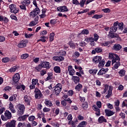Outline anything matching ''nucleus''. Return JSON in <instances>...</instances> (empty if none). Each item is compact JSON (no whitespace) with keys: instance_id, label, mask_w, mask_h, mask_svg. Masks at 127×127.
Segmentation results:
<instances>
[{"instance_id":"obj_1","label":"nucleus","mask_w":127,"mask_h":127,"mask_svg":"<svg viewBox=\"0 0 127 127\" xmlns=\"http://www.w3.org/2000/svg\"><path fill=\"white\" fill-rule=\"evenodd\" d=\"M92 62L93 63H95V64H98V63H99L98 67H99V68H103L105 64H106L105 60H102V57L100 56L94 57L92 60Z\"/></svg>"},{"instance_id":"obj_2","label":"nucleus","mask_w":127,"mask_h":127,"mask_svg":"<svg viewBox=\"0 0 127 127\" xmlns=\"http://www.w3.org/2000/svg\"><path fill=\"white\" fill-rule=\"evenodd\" d=\"M18 116H22L25 111V106L23 104H19L16 105V107Z\"/></svg>"},{"instance_id":"obj_3","label":"nucleus","mask_w":127,"mask_h":127,"mask_svg":"<svg viewBox=\"0 0 127 127\" xmlns=\"http://www.w3.org/2000/svg\"><path fill=\"white\" fill-rule=\"evenodd\" d=\"M109 59H112V65H114L116 61H120L121 60V59L118 56V55L113 53H109Z\"/></svg>"},{"instance_id":"obj_4","label":"nucleus","mask_w":127,"mask_h":127,"mask_svg":"<svg viewBox=\"0 0 127 127\" xmlns=\"http://www.w3.org/2000/svg\"><path fill=\"white\" fill-rule=\"evenodd\" d=\"M1 118L2 121H7L11 119V113L8 110H6L4 112V115H1Z\"/></svg>"},{"instance_id":"obj_5","label":"nucleus","mask_w":127,"mask_h":127,"mask_svg":"<svg viewBox=\"0 0 127 127\" xmlns=\"http://www.w3.org/2000/svg\"><path fill=\"white\" fill-rule=\"evenodd\" d=\"M35 94V98L36 100H40L42 97H43V94L40 90L38 89V88H36L34 91Z\"/></svg>"},{"instance_id":"obj_6","label":"nucleus","mask_w":127,"mask_h":127,"mask_svg":"<svg viewBox=\"0 0 127 127\" xmlns=\"http://www.w3.org/2000/svg\"><path fill=\"white\" fill-rule=\"evenodd\" d=\"M62 84L60 83L55 85L54 91L57 96H58L60 94V92L62 91Z\"/></svg>"},{"instance_id":"obj_7","label":"nucleus","mask_w":127,"mask_h":127,"mask_svg":"<svg viewBox=\"0 0 127 127\" xmlns=\"http://www.w3.org/2000/svg\"><path fill=\"white\" fill-rule=\"evenodd\" d=\"M9 8L10 9V11L12 13H17L19 10L18 8L16 7V5L15 4H11L9 5Z\"/></svg>"},{"instance_id":"obj_8","label":"nucleus","mask_w":127,"mask_h":127,"mask_svg":"<svg viewBox=\"0 0 127 127\" xmlns=\"http://www.w3.org/2000/svg\"><path fill=\"white\" fill-rule=\"evenodd\" d=\"M39 12H40V9L39 8L37 7L35 8L33 11L30 13V17L33 18L34 17H35Z\"/></svg>"},{"instance_id":"obj_9","label":"nucleus","mask_w":127,"mask_h":127,"mask_svg":"<svg viewBox=\"0 0 127 127\" xmlns=\"http://www.w3.org/2000/svg\"><path fill=\"white\" fill-rule=\"evenodd\" d=\"M23 101L27 105V106H30V102H31V97L28 96V95H25L24 96Z\"/></svg>"},{"instance_id":"obj_10","label":"nucleus","mask_w":127,"mask_h":127,"mask_svg":"<svg viewBox=\"0 0 127 127\" xmlns=\"http://www.w3.org/2000/svg\"><path fill=\"white\" fill-rule=\"evenodd\" d=\"M92 109L95 112V115L97 116V117H100V116H101V110L98 107H97V105H93Z\"/></svg>"},{"instance_id":"obj_11","label":"nucleus","mask_w":127,"mask_h":127,"mask_svg":"<svg viewBox=\"0 0 127 127\" xmlns=\"http://www.w3.org/2000/svg\"><path fill=\"white\" fill-rule=\"evenodd\" d=\"M104 112L106 117H112V116H114L115 114L114 111L108 109H105Z\"/></svg>"},{"instance_id":"obj_12","label":"nucleus","mask_w":127,"mask_h":127,"mask_svg":"<svg viewBox=\"0 0 127 127\" xmlns=\"http://www.w3.org/2000/svg\"><path fill=\"white\" fill-rule=\"evenodd\" d=\"M118 24H119V21L114 22L113 26L110 28V31L111 32H116L118 30Z\"/></svg>"},{"instance_id":"obj_13","label":"nucleus","mask_w":127,"mask_h":127,"mask_svg":"<svg viewBox=\"0 0 127 127\" xmlns=\"http://www.w3.org/2000/svg\"><path fill=\"white\" fill-rule=\"evenodd\" d=\"M58 11H60V12H65L69 11L68 8L66 6H61L57 8Z\"/></svg>"},{"instance_id":"obj_14","label":"nucleus","mask_w":127,"mask_h":127,"mask_svg":"<svg viewBox=\"0 0 127 127\" xmlns=\"http://www.w3.org/2000/svg\"><path fill=\"white\" fill-rule=\"evenodd\" d=\"M42 68H46V69H50V63L48 62H42L40 63Z\"/></svg>"},{"instance_id":"obj_15","label":"nucleus","mask_w":127,"mask_h":127,"mask_svg":"<svg viewBox=\"0 0 127 127\" xmlns=\"http://www.w3.org/2000/svg\"><path fill=\"white\" fill-rule=\"evenodd\" d=\"M27 43L26 40H22L17 45V47L18 48H24V47H26Z\"/></svg>"},{"instance_id":"obj_16","label":"nucleus","mask_w":127,"mask_h":127,"mask_svg":"<svg viewBox=\"0 0 127 127\" xmlns=\"http://www.w3.org/2000/svg\"><path fill=\"white\" fill-rule=\"evenodd\" d=\"M65 58L62 56H55L53 57V60L57 61L58 62H61L64 61Z\"/></svg>"},{"instance_id":"obj_17","label":"nucleus","mask_w":127,"mask_h":127,"mask_svg":"<svg viewBox=\"0 0 127 127\" xmlns=\"http://www.w3.org/2000/svg\"><path fill=\"white\" fill-rule=\"evenodd\" d=\"M16 124V121L12 120L10 122H8L6 124V127H15V125Z\"/></svg>"},{"instance_id":"obj_18","label":"nucleus","mask_w":127,"mask_h":127,"mask_svg":"<svg viewBox=\"0 0 127 127\" xmlns=\"http://www.w3.org/2000/svg\"><path fill=\"white\" fill-rule=\"evenodd\" d=\"M113 89H114L113 86H109V89L108 90L107 95L106 96V98H107V99H109L111 98V96L113 94Z\"/></svg>"},{"instance_id":"obj_19","label":"nucleus","mask_w":127,"mask_h":127,"mask_svg":"<svg viewBox=\"0 0 127 127\" xmlns=\"http://www.w3.org/2000/svg\"><path fill=\"white\" fill-rule=\"evenodd\" d=\"M67 71L69 72V74L70 76H73L74 74H75L76 71L74 70V69H73V67H72V65H69L67 67Z\"/></svg>"},{"instance_id":"obj_20","label":"nucleus","mask_w":127,"mask_h":127,"mask_svg":"<svg viewBox=\"0 0 127 127\" xmlns=\"http://www.w3.org/2000/svg\"><path fill=\"white\" fill-rule=\"evenodd\" d=\"M20 79V75L18 73H16L13 77V81L14 83H17Z\"/></svg>"},{"instance_id":"obj_21","label":"nucleus","mask_w":127,"mask_h":127,"mask_svg":"<svg viewBox=\"0 0 127 127\" xmlns=\"http://www.w3.org/2000/svg\"><path fill=\"white\" fill-rule=\"evenodd\" d=\"M28 117H29V115L20 116L18 118L17 120L19 121V122H25V121H26V119H27Z\"/></svg>"},{"instance_id":"obj_22","label":"nucleus","mask_w":127,"mask_h":127,"mask_svg":"<svg viewBox=\"0 0 127 127\" xmlns=\"http://www.w3.org/2000/svg\"><path fill=\"white\" fill-rule=\"evenodd\" d=\"M38 23V17L37 16L36 18H35L34 21H32L30 22L29 24V26H34L36 25Z\"/></svg>"},{"instance_id":"obj_23","label":"nucleus","mask_w":127,"mask_h":127,"mask_svg":"<svg viewBox=\"0 0 127 127\" xmlns=\"http://www.w3.org/2000/svg\"><path fill=\"white\" fill-rule=\"evenodd\" d=\"M0 21H2L4 23H7L9 20L7 17L0 14Z\"/></svg>"},{"instance_id":"obj_24","label":"nucleus","mask_w":127,"mask_h":127,"mask_svg":"<svg viewBox=\"0 0 127 127\" xmlns=\"http://www.w3.org/2000/svg\"><path fill=\"white\" fill-rule=\"evenodd\" d=\"M122 46L119 44H115L113 47V49L115 51H120L122 49Z\"/></svg>"},{"instance_id":"obj_25","label":"nucleus","mask_w":127,"mask_h":127,"mask_svg":"<svg viewBox=\"0 0 127 127\" xmlns=\"http://www.w3.org/2000/svg\"><path fill=\"white\" fill-rule=\"evenodd\" d=\"M45 105L47 107H48L49 108H51L52 106H53V104H52V102L50 100H48V99H45Z\"/></svg>"},{"instance_id":"obj_26","label":"nucleus","mask_w":127,"mask_h":127,"mask_svg":"<svg viewBox=\"0 0 127 127\" xmlns=\"http://www.w3.org/2000/svg\"><path fill=\"white\" fill-rule=\"evenodd\" d=\"M98 123L99 124H103V123H107V119L102 116L98 118Z\"/></svg>"},{"instance_id":"obj_27","label":"nucleus","mask_w":127,"mask_h":127,"mask_svg":"<svg viewBox=\"0 0 127 127\" xmlns=\"http://www.w3.org/2000/svg\"><path fill=\"white\" fill-rule=\"evenodd\" d=\"M9 109L12 114H15L16 112L15 109H14V107L13 106V104H12L11 102L9 103Z\"/></svg>"},{"instance_id":"obj_28","label":"nucleus","mask_w":127,"mask_h":127,"mask_svg":"<svg viewBox=\"0 0 127 127\" xmlns=\"http://www.w3.org/2000/svg\"><path fill=\"white\" fill-rule=\"evenodd\" d=\"M108 69H104V68H102L100 69L98 73H97V75H104V74H105L107 73V71H108Z\"/></svg>"},{"instance_id":"obj_29","label":"nucleus","mask_w":127,"mask_h":127,"mask_svg":"<svg viewBox=\"0 0 127 127\" xmlns=\"http://www.w3.org/2000/svg\"><path fill=\"white\" fill-rule=\"evenodd\" d=\"M42 68V65H41V64H39L35 67V72H41Z\"/></svg>"},{"instance_id":"obj_30","label":"nucleus","mask_w":127,"mask_h":127,"mask_svg":"<svg viewBox=\"0 0 127 127\" xmlns=\"http://www.w3.org/2000/svg\"><path fill=\"white\" fill-rule=\"evenodd\" d=\"M72 80L75 84H78V83L80 82V77L76 76H73Z\"/></svg>"},{"instance_id":"obj_31","label":"nucleus","mask_w":127,"mask_h":127,"mask_svg":"<svg viewBox=\"0 0 127 127\" xmlns=\"http://www.w3.org/2000/svg\"><path fill=\"white\" fill-rule=\"evenodd\" d=\"M21 4H24L26 6H28L30 4V1L29 0H23L21 2Z\"/></svg>"},{"instance_id":"obj_32","label":"nucleus","mask_w":127,"mask_h":127,"mask_svg":"<svg viewBox=\"0 0 127 127\" xmlns=\"http://www.w3.org/2000/svg\"><path fill=\"white\" fill-rule=\"evenodd\" d=\"M54 71L55 72V73L60 74V73H61V68H60V66H56L54 68Z\"/></svg>"},{"instance_id":"obj_33","label":"nucleus","mask_w":127,"mask_h":127,"mask_svg":"<svg viewBox=\"0 0 127 127\" xmlns=\"http://www.w3.org/2000/svg\"><path fill=\"white\" fill-rule=\"evenodd\" d=\"M32 84L35 86H36V85H37V86H38V87H39V83H38V79H34L33 78L32 80Z\"/></svg>"},{"instance_id":"obj_34","label":"nucleus","mask_w":127,"mask_h":127,"mask_svg":"<svg viewBox=\"0 0 127 127\" xmlns=\"http://www.w3.org/2000/svg\"><path fill=\"white\" fill-rule=\"evenodd\" d=\"M83 88V85L81 83H79L75 87V89L76 91H80L81 89Z\"/></svg>"},{"instance_id":"obj_35","label":"nucleus","mask_w":127,"mask_h":127,"mask_svg":"<svg viewBox=\"0 0 127 127\" xmlns=\"http://www.w3.org/2000/svg\"><path fill=\"white\" fill-rule=\"evenodd\" d=\"M87 126V122L86 121H82L80 123L77 127H85Z\"/></svg>"},{"instance_id":"obj_36","label":"nucleus","mask_w":127,"mask_h":127,"mask_svg":"<svg viewBox=\"0 0 127 127\" xmlns=\"http://www.w3.org/2000/svg\"><path fill=\"white\" fill-rule=\"evenodd\" d=\"M84 41L87 43L90 42L91 43H92V42H94V41H95L94 40V38L89 37V38H85L84 40Z\"/></svg>"},{"instance_id":"obj_37","label":"nucleus","mask_w":127,"mask_h":127,"mask_svg":"<svg viewBox=\"0 0 127 127\" xmlns=\"http://www.w3.org/2000/svg\"><path fill=\"white\" fill-rule=\"evenodd\" d=\"M20 9L22 10V11H26L27 10V8H26V6L25 5L21 4V5H19Z\"/></svg>"},{"instance_id":"obj_38","label":"nucleus","mask_w":127,"mask_h":127,"mask_svg":"<svg viewBox=\"0 0 127 127\" xmlns=\"http://www.w3.org/2000/svg\"><path fill=\"white\" fill-rule=\"evenodd\" d=\"M115 63H114L115 64L114 67L115 69H118V68H119V67L121 66V63L120 62V61H117Z\"/></svg>"},{"instance_id":"obj_39","label":"nucleus","mask_w":127,"mask_h":127,"mask_svg":"<svg viewBox=\"0 0 127 127\" xmlns=\"http://www.w3.org/2000/svg\"><path fill=\"white\" fill-rule=\"evenodd\" d=\"M108 37H110V38H116V37H117V35H116L115 33H112V32L110 31L108 34Z\"/></svg>"},{"instance_id":"obj_40","label":"nucleus","mask_w":127,"mask_h":127,"mask_svg":"<svg viewBox=\"0 0 127 127\" xmlns=\"http://www.w3.org/2000/svg\"><path fill=\"white\" fill-rule=\"evenodd\" d=\"M109 88L110 86L108 84L105 85L104 90L102 92V94H106V92H107V91H108V90H109Z\"/></svg>"},{"instance_id":"obj_41","label":"nucleus","mask_w":127,"mask_h":127,"mask_svg":"<svg viewBox=\"0 0 127 127\" xmlns=\"http://www.w3.org/2000/svg\"><path fill=\"white\" fill-rule=\"evenodd\" d=\"M16 97H17L16 95H14L9 97V100L10 102H12V101H16Z\"/></svg>"},{"instance_id":"obj_42","label":"nucleus","mask_w":127,"mask_h":127,"mask_svg":"<svg viewBox=\"0 0 127 127\" xmlns=\"http://www.w3.org/2000/svg\"><path fill=\"white\" fill-rule=\"evenodd\" d=\"M29 57V55L28 54H24L21 56V59L25 60L26 58Z\"/></svg>"},{"instance_id":"obj_43","label":"nucleus","mask_w":127,"mask_h":127,"mask_svg":"<svg viewBox=\"0 0 127 127\" xmlns=\"http://www.w3.org/2000/svg\"><path fill=\"white\" fill-rule=\"evenodd\" d=\"M119 74L121 77H124V75H126V70L124 69H121L119 72Z\"/></svg>"},{"instance_id":"obj_44","label":"nucleus","mask_w":127,"mask_h":127,"mask_svg":"<svg viewBox=\"0 0 127 127\" xmlns=\"http://www.w3.org/2000/svg\"><path fill=\"white\" fill-rule=\"evenodd\" d=\"M85 4H86V0H81L80 2H79V5H80L81 7H83Z\"/></svg>"},{"instance_id":"obj_45","label":"nucleus","mask_w":127,"mask_h":127,"mask_svg":"<svg viewBox=\"0 0 127 127\" xmlns=\"http://www.w3.org/2000/svg\"><path fill=\"white\" fill-rule=\"evenodd\" d=\"M55 36V34L54 33H51L50 34V41L52 42L54 40V37Z\"/></svg>"},{"instance_id":"obj_46","label":"nucleus","mask_w":127,"mask_h":127,"mask_svg":"<svg viewBox=\"0 0 127 127\" xmlns=\"http://www.w3.org/2000/svg\"><path fill=\"white\" fill-rule=\"evenodd\" d=\"M103 17V15L95 14L92 16V18H95V19H99Z\"/></svg>"},{"instance_id":"obj_47","label":"nucleus","mask_w":127,"mask_h":127,"mask_svg":"<svg viewBox=\"0 0 127 127\" xmlns=\"http://www.w3.org/2000/svg\"><path fill=\"white\" fill-rule=\"evenodd\" d=\"M90 74H97V72H98V69H90L88 71Z\"/></svg>"},{"instance_id":"obj_48","label":"nucleus","mask_w":127,"mask_h":127,"mask_svg":"<svg viewBox=\"0 0 127 127\" xmlns=\"http://www.w3.org/2000/svg\"><path fill=\"white\" fill-rule=\"evenodd\" d=\"M80 56V53L78 52H75L72 55L73 58H78Z\"/></svg>"},{"instance_id":"obj_49","label":"nucleus","mask_w":127,"mask_h":127,"mask_svg":"<svg viewBox=\"0 0 127 127\" xmlns=\"http://www.w3.org/2000/svg\"><path fill=\"white\" fill-rule=\"evenodd\" d=\"M118 25L119 28L120 30H123V29H124V23L121 22V23H119V22H118Z\"/></svg>"},{"instance_id":"obj_50","label":"nucleus","mask_w":127,"mask_h":127,"mask_svg":"<svg viewBox=\"0 0 127 127\" xmlns=\"http://www.w3.org/2000/svg\"><path fill=\"white\" fill-rule=\"evenodd\" d=\"M111 44V42L107 41V42H105L104 43H102L101 44V46H108V45H110Z\"/></svg>"},{"instance_id":"obj_51","label":"nucleus","mask_w":127,"mask_h":127,"mask_svg":"<svg viewBox=\"0 0 127 127\" xmlns=\"http://www.w3.org/2000/svg\"><path fill=\"white\" fill-rule=\"evenodd\" d=\"M95 51H96V53H101V52H103V49L102 48L97 47L95 48Z\"/></svg>"},{"instance_id":"obj_52","label":"nucleus","mask_w":127,"mask_h":127,"mask_svg":"<svg viewBox=\"0 0 127 127\" xmlns=\"http://www.w3.org/2000/svg\"><path fill=\"white\" fill-rule=\"evenodd\" d=\"M94 38L93 39L94 40V41H95V42H97V41H98V39H99V35H98L97 34H94L93 35Z\"/></svg>"},{"instance_id":"obj_53","label":"nucleus","mask_w":127,"mask_h":127,"mask_svg":"<svg viewBox=\"0 0 127 127\" xmlns=\"http://www.w3.org/2000/svg\"><path fill=\"white\" fill-rule=\"evenodd\" d=\"M38 42L39 41H42V42H46V37L45 36H43L40 38V39L38 40Z\"/></svg>"},{"instance_id":"obj_54","label":"nucleus","mask_w":127,"mask_h":127,"mask_svg":"<svg viewBox=\"0 0 127 127\" xmlns=\"http://www.w3.org/2000/svg\"><path fill=\"white\" fill-rule=\"evenodd\" d=\"M106 105L108 109H109V110H113V109H114V106L111 104V103H107L106 104Z\"/></svg>"},{"instance_id":"obj_55","label":"nucleus","mask_w":127,"mask_h":127,"mask_svg":"<svg viewBox=\"0 0 127 127\" xmlns=\"http://www.w3.org/2000/svg\"><path fill=\"white\" fill-rule=\"evenodd\" d=\"M43 111L44 113H49V112H50V111H51V109L47 107H45L43 108Z\"/></svg>"},{"instance_id":"obj_56","label":"nucleus","mask_w":127,"mask_h":127,"mask_svg":"<svg viewBox=\"0 0 127 127\" xmlns=\"http://www.w3.org/2000/svg\"><path fill=\"white\" fill-rule=\"evenodd\" d=\"M2 62H3V63H7V62H9V58H4L2 59Z\"/></svg>"},{"instance_id":"obj_57","label":"nucleus","mask_w":127,"mask_h":127,"mask_svg":"<svg viewBox=\"0 0 127 127\" xmlns=\"http://www.w3.org/2000/svg\"><path fill=\"white\" fill-rule=\"evenodd\" d=\"M53 78V76H52V73H48V77L46 78L47 81H48V80H51Z\"/></svg>"},{"instance_id":"obj_58","label":"nucleus","mask_w":127,"mask_h":127,"mask_svg":"<svg viewBox=\"0 0 127 127\" xmlns=\"http://www.w3.org/2000/svg\"><path fill=\"white\" fill-rule=\"evenodd\" d=\"M28 120L30 122H33L35 120V116H31L29 117Z\"/></svg>"},{"instance_id":"obj_59","label":"nucleus","mask_w":127,"mask_h":127,"mask_svg":"<svg viewBox=\"0 0 127 127\" xmlns=\"http://www.w3.org/2000/svg\"><path fill=\"white\" fill-rule=\"evenodd\" d=\"M96 106H97V108L101 109L102 108V102L101 101H97L96 102Z\"/></svg>"},{"instance_id":"obj_60","label":"nucleus","mask_w":127,"mask_h":127,"mask_svg":"<svg viewBox=\"0 0 127 127\" xmlns=\"http://www.w3.org/2000/svg\"><path fill=\"white\" fill-rule=\"evenodd\" d=\"M42 116H44V114H43L42 112H39L37 113V119H41V117H42Z\"/></svg>"},{"instance_id":"obj_61","label":"nucleus","mask_w":127,"mask_h":127,"mask_svg":"<svg viewBox=\"0 0 127 127\" xmlns=\"http://www.w3.org/2000/svg\"><path fill=\"white\" fill-rule=\"evenodd\" d=\"M25 127V123H19L17 127Z\"/></svg>"},{"instance_id":"obj_62","label":"nucleus","mask_w":127,"mask_h":127,"mask_svg":"<svg viewBox=\"0 0 127 127\" xmlns=\"http://www.w3.org/2000/svg\"><path fill=\"white\" fill-rule=\"evenodd\" d=\"M81 34H89V31L87 29H84L82 31Z\"/></svg>"},{"instance_id":"obj_63","label":"nucleus","mask_w":127,"mask_h":127,"mask_svg":"<svg viewBox=\"0 0 127 127\" xmlns=\"http://www.w3.org/2000/svg\"><path fill=\"white\" fill-rule=\"evenodd\" d=\"M72 3L75 4V5H79V1L78 0H72Z\"/></svg>"},{"instance_id":"obj_64","label":"nucleus","mask_w":127,"mask_h":127,"mask_svg":"<svg viewBox=\"0 0 127 127\" xmlns=\"http://www.w3.org/2000/svg\"><path fill=\"white\" fill-rule=\"evenodd\" d=\"M52 126L53 127H60V124H59V123L57 122H55V123H52Z\"/></svg>"}]
</instances>
